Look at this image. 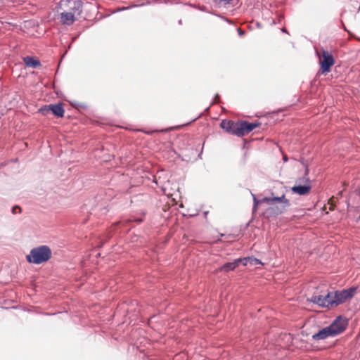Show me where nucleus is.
<instances>
[{
    "instance_id": "obj_1",
    "label": "nucleus",
    "mask_w": 360,
    "mask_h": 360,
    "mask_svg": "<svg viewBox=\"0 0 360 360\" xmlns=\"http://www.w3.org/2000/svg\"><path fill=\"white\" fill-rule=\"evenodd\" d=\"M260 126L259 122H248V121H233L224 120L220 124V127L226 132L241 137L248 134L253 129Z\"/></svg>"
},
{
    "instance_id": "obj_2",
    "label": "nucleus",
    "mask_w": 360,
    "mask_h": 360,
    "mask_svg": "<svg viewBox=\"0 0 360 360\" xmlns=\"http://www.w3.org/2000/svg\"><path fill=\"white\" fill-rule=\"evenodd\" d=\"M347 326V321L342 317L336 319L329 326L326 327L312 335L315 340H324L330 336L337 335L343 332Z\"/></svg>"
},
{
    "instance_id": "obj_3",
    "label": "nucleus",
    "mask_w": 360,
    "mask_h": 360,
    "mask_svg": "<svg viewBox=\"0 0 360 360\" xmlns=\"http://www.w3.org/2000/svg\"><path fill=\"white\" fill-rule=\"evenodd\" d=\"M357 288V287H351L342 290L330 292L329 298L331 299L332 308L352 300L356 293Z\"/></svg>"
},
{
    "instance_id": "obj_4",
    "label": "nucleus",
    "mask_w": 360,
    "mask_h": 360,
    "mask_svg": "<svg viewBox=\"0 0 360 360\" xmlns=\"http://www.w3.org/2000/svg\"><path fill=\"white\" fill-rule=\"evenodd\" d=\"M51 257V249L46 245H41L31 250L26 259L30 263L39 264L48 261Z\"/></svg>"
},
{
    "instance_id": "obj_5",
    "label": "nucleus",
    "mask_w": 360,
    "mask_h": 360,
    "mask_svg": "<svg viewBox=\"0 0 360 360\" xmlns=\"http://www.w3.org/2000/svg\"><path fill=\"white\" fill-rule=\"evenodd\" d=\"M320 71L322 74H326L330 71L331 68L335 64L333 56L327 51L321 50V58H320Z\"/></svg>"
},
{
    "instance_id": "obj_6",
    "label": "nucleus",
    "mask_w": 360,
    "mask_h": 360,
    "mask_svg": "<svg viewBox=\"0 0 360 360\" xmlns=\"http://www.w3.org/2000/svg\"><path fill=\"white\" fill-rule=\"evenodd\" d=\"M61 6H64L67 8L65 11H72L75 16H79L82 13L83 4L79 0L62 1Z\"/></svg>"
},
{
    "instance_id": "obj_7",
    "label": "nucleus",
    "mask_w": 360,
    "mask_h": 360,
    "mask_svg": "<svg viewBox=\"0 0 360 360\" xmlns=\"http://www.w3.org/2000/svg\"><path fill=\"white\" fill-rule=\"evenodd\" d=\"M39 111L43 115H46L49 112H51L57 117H63L65 110L62 103L50 104L41 108Z\"/></svg>"
},
{
    "instance_id": "obj_8",
    "label": "nucleus",
    "mask_w": 360,
    "mask_h": 360,
    "mask_svg": "<svg viewBox=\"0 0 360 360\" xmlns=\"http://www.w3.org/2000/svg\"><path fill=\"white\" fill-rule=\"evenodd\" d=\"M309 300L319 306L332 308L331 299L330 297L329 298V292L326 295H314Z\"/></svg>"
},
{
    "instance_id": "obj_9",
    "label": "nucleus",
    "mask_w": 360,
    "mask_h": 360,
    "mask_svg": "<svg viewBox=\"0 0 360 360\" xmlns=\"http://www.w3.org/2000/svg\"><path fill=\"white\" fill-rule=\"evenodd\" d=\"M60 22L65 25H71L74 23L76 20V17L74 13L72 11H64L60 13Z\"/></svg>"
},
{
    "instance_id": "obj_10",
    "label": "nucleus",
    "mask_w": 360,
    "mask_h": 360,
    "mask_svg": "<svg viewBox=\"0 0 360 360\" xmlns=\"http://www.w3.org/2000/svg\"><path fill=\"white\" fill-rule=\"evenodd\" d=\"M311 186L310 184L297 185L292 187L291 190L294 193L300 195H307L311 191Z\"/></svg>"
},
{
    "instance_id": "obj_11",
    "label": "nucleus",
    "mask_w": 360,
    "mask_h": 360,
    "mask_svg": "<svg viewBox=\"0 0 360 360\" xmlns=\"http://www.w3.org/2000/svg\"><path fill=\"white\" fill-rule=\"evenodd\" d=\"M263 201L267 203H271L274 202H282L283 204L284 210L289 206V200L285 198V195H282L281 197L264 198Z\"/></svg>"
},
{
    "instance_id": "obj_12",
    "label": "nucleus",
    "mask_w": 360,
    "mask_h": 360,
    "mask_svg": "<svg viewBox=\"0 0 360 360\" xmlns=\"http://www.w3.org/2000/svg\"><path fill=\"white\" fill-rule=\"evenodd\" d=\"M23 61L26 66L32 68H36L41 66L40 61L35 57L26 56L23 58Z\"/></svg>"
},
{
    "instance_id": "obj_13",
    "label": "nucleus",
    "mask_w": 360,
    "mask_h": 360,
    "mask_svg": "<svg viewBox=\"0 0 360 360\" xmlns=\"http://www.w3.org/2000/svg\"><path fill=\"white\" fill-rule=\"evenodd\" d=\"M241 261H242L241 259H237L233 262L226 263L221 267V271H229L233 270L238 266V264Z\"/></svg>"
},
{
    "instance_id": "obj_14",
    "label": "nucleus",
    "mask_w": 360,
    "mask_h": 360,
    "mask_svg": "<svg viewBox=\"0 0 360 360\" xmlns=\"http://www.w3.org/2000/svg\"><path fill=\"white\" fill-rule=\"evenodd\" d=\"M243 265L245 266H247L248 264H250V265H257L261 264V262L259 259L253 257L244 258L243 259Z\"/></svg>"
},
{
    "instance_id": "obj_15",
    "label": "nucleus",
    "mask_w": 360,
    "mask_h": 360,
    "mask_svg": "<svg viewBox=\"0 0 360 360\" xmlns=\"http://www.w3.org/2000/svg\"><path fill=\"white\" fill-rule=\"evenodd\" d=\"M297 182L299 183L300 185L310 184V181L309 178L306 177L299 179Z\"/></svg>"
},
{
    "instance_id": "obj_16",
    "label": "nucleus",
    "mask_w": 360,
    "mask_h": 360,
    "mask_svg": "<svg viewBox=\"0 0 360 360\" xmlns=\"http://www.w3.org/2000/svg\"><path fill=\"white\" fill-rule=\"evenodd\" d=\"M17 210H18V212H19V213H20V212H21V211H22V210H21V208H20L19 206L15 205V206H14V207H13V209H12V212H13V214L17 213Z\"/></svg>"
},
{
    "instance_id": "obj_17",
    "label": "nucleus",
    "mask_w": 360,
    "mask_h": 360,
    "mask_svg": "<svg viewBox=\"0 0 360 360\" xmlns=\"http://www.w3.org/2000/svg\"><path fill=\"white\" fill-rule=\"evenodd\" d=\"M332 200H333V199H330V200H329V203H331V205H330V208H329V210H330V211L333 210V209H334V208H333V205H332V202H332Z\"/></svg>"
},
{
    "instance_id": "obj_18",
    "label": "nucleus",
    "mask_w": 360,
    "mask_h": 360,
    "mask_svg": "<svg viewBox=\"0 0 360 360\" xmlns=\"http://www.w3.org/2000/svg\"><path fill=\"white\" fill-rule=\"evenodd\" d=\"M283 160L285 162H286L288 160V158L285 155L283 156Z\"/></svg>"
},
{
    "instance_id": "obj_19",
    "label": "nucleus",
    "mask_w": 360,
    "mask_h": 360,
    "mask_svg": "<svg viewBox=\"0 0 360 360\" xmlns=\"http://www.w3.org/2000/svg\"><path fill=\"white\" fill-rule=\"evenodd\" d=\"M318 56H319L320 58H321V55L320 56V53H318Z\"/></svg>"
}]
</instances>
